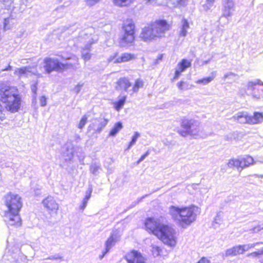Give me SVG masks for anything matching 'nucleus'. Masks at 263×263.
I'll return each mask as SVG.
<instances>
[{
	"instance_id": "1",
	"label": "nucleus",
	"mask_w": 263,
	"mask_h": 263,
	"mask_svg": "<svg viewBox=\"0 0 263 263\" xmlns=\"http://www.w3.org/2000/svg\"><path fill=\"white\" fill-rule=\"evenodd\" d=\"M170 29L171 25L166 20H156L142 28L139 38L144 42L151 43L164 37Z\"/></svg>"
},
{
	"instance_id": "2",
	"label": "nucleus",
	"mask_w": 263,
	"mask_h": 263,
	"mask_svg": "<svg viewBox=\"0 0 263 263\" xmlns=\"http://www.w3.org/2000/svg\"><path fill=\"white\" fill-rule=\"evenodd\" d=\"M200 213V208L194 205L182 208L171 206L169 208L172 218L183 228H186L195 221Z\"/></svg>"
},
{
	"instance_id": "3",
	"label": "nucleus",
	"mask_w": 263,
	"mask_h": 263,
	"mask_svg": "<svg viewBox=\"0 0 263 263\" xmlns=\"http://www.w3.org/2000/svg\"><path fill=\"white\" fill-rule=\"evenodd\" d=\"M5 204L7 208L4 216L5 222L10 226H21L22 222L18 213L22 206L21 198L16 194H7L5 196Z\"/></svg>"
},
{
	"instance_id": "4",
	"label": "nucleus",
	"mask_w": 263,
	"mask_h": 263,
	"mask_svg": "<svg viewBox=\"0 0 263 263\" xmlns=\"http://www.w3.org/2000/svg\"><path fill=\"white\" fill-rule=\"evenodd\" d=\"M0 101L5 104L6 109L11 112L18 110L21 98L17 89L5 84H0Z\"/></svg>"
},
{
	"instance_id": "5",
	"label": "nucleus",
	"mask_w": 263,
	"mask_h": 263,
	"mask_svg": "<svg viewBox=\"0 0 263 263\" xmlns=\"http://www.w3.org/2000/svg\"><path fill=\"white\" fill-rule=\"evenodd\" d=\"M135 25L132 19L126 20L123 24L122 35L119 40L121 47L131 45L135 41Z\"/></svg>"
},
{
	"instance_id": "6",
	"label": "nucleus",
	"mask_w": 263,
	"mask_h": 263,
	"mask_svg": "<svg viewBox=\"0 0 263 263\" xmlns=\"http://www.w3.org/2000/svg\"><path fill=\"white\" fill-rule=\"evenodd\" d=\"M161 227L159 232H157L156 237L164 244L170 247H174L177 242L175 229L170 225L164 223Z\"/></svg>"
},
{
	"instance_id": "7",
	"label": "nucleus",
	"mask_w": 263,
	"mask_h": 263,
	"mask_svg": "<svg viewBox=\"0 0 263 263\" xmlns=\"http://www.w3.org/2000/svg\"><path fill=\"white\" fill-rule=\"evenodd\" d=\"M73 66L72 64L60 62L57 58H46L43 61V67L46 73L50 74L53 71L61 72Z\"/></svg>"
},
{
	"instance_id": "8",
	"label": "nucleus",
	"mask_w": 263,
	"mask_h": 263,
	"mask_svg": "<svg viewBox=\"0 0 263 263\" xmlns=\"http://www.w3.org/2000/svg\"><path fill=\"white\" fill-rule=\"evenodd\" d=\"M232 119L238 121L240 123H249L255 124L260 123L263 121V114L260 112H255L253 116H248L243 112H239L233 116Z\"/></svg>"
},
{
	"instance_id": "9",
	"label": "nucleus",
	"mask_w": 263,
	"mask_h": 263,
	"mask_svg": "<svg viewBox=\"0 0 263 263\" xmlns=\"http://www.w3.org/2000/svg\"><path fill=\"white\" fill-rule=\"evenodd\" d=\"M181 126L183 128L188 129L190 135L192 136H198L200 130V123L192 119H182Z\"/></svg>"
},
{
	"instance_id": "10",
	"label": "nucleus",
	"mask_w": 263,
	"mask_h": 263,
	"mask_svg": "<svg viewBox=\"0 0 263 263\" xmlns=\"http://www.w3.org/2000/svg\"><path fill=\"white\" fill-rule=\"evenodd\" d=\"M163 224L159 218H148L145 221L146 230L156 236L157 232H159L160 229Z\"/></svg>"
},
{
	"instance_id": "11",
	"label": "nucleus",
	"mask_w": 263,
	"mask_h": 263,
	"mask_svg": "<svg viewBox=\"0 0 263 263\" xmlns=\"http://www.w3.org/2000/svg\"><path fill=\"white\" fill-rule=\"evenodd\" d=\"M136 59V55L131 53H123L119 56H118L117 53H115L109 57L108 61L117 64L129 62Z\"/></svg>"
},
{
	"instance_id": "12",
	"label": "nucleus",
	"mask_w": 263,
	"mask_h": 263,
	"mask_svg": "<svg viewBox=\"0 0 263 263\" xmlns=\"http://www.w3.org/2000/svg\"><path fill=\"white\" fill-rule=\"evenodd\" d=\"M257 85H263V82L259 79L255 80L254 81H250L248 83L247 88L252 91V95L253 98L257 100L260 99L263 97V89L256 88Z\"/></svg>"
},
{
	"instance_id": "13",
	"label": "nucleus",
	"mask_w": 263,
	"mask_h": 263,
	"mask_svg": "<svg viewBox=\"0 0 263 263\" xmlns=\"http://www.w3.org/2000/svg\"><path fill=\"white\" fill-rule=\"evenodd\" d=\"M43 205L49 212L57 214L59 210V204L52 196H48L42 202Z\"/></svg>"
},
{
	"instance_id": "14",
	"label": "nucleus",
	"mask_w": 263,
	"mask_h": 263,
	"mask_svg": "<svg viewBox=\"0 0 263 263\" xmlns=\"http://www.w3.org/2000/svg\"><path fill=\"white\" fill-rule=\"evenodd\" d=\"M125 258L128 263H145V259L141 254L134 250L128 253Z\"/></svg>"
},
{
	"instance_id": "15",
	"label": "nucleus",
	"mask_w": 263,
	"mask_h": 263,
	"mask_svg": "<svg viewBox=\"0 0 263 263\" xmlns=\"http://www.w3.org/2000/svg\"><path fill=\"white\" fill-rule=\"evenodd\" d=\"M235 10L234 3L233 0H223L222 15L226 17L231 16Z\"/></svg>"
},
{
	"instance_id": "16",
	"label": "nucleus",
	"mask_w": 263,
	"mask_h": 263,
	"mask_svg": "<svg viewBox=\"0 0 263 263\" xmlns=\"http://www.w3.org/2000/svg\"><path fill=\"white\" fill-rule=\"evenodd\" d=\"M191 66L190 61L186 59H183L179 62L176 68L175 76L174 79H178L181 75V73L185 70V69Z\"/></svg>"
},
{
	"instance_id": "17",
	"label": "nucleus",
	"mask_w": 263,
	"mask_h": 263,
	"mask_svg": "<svg viewBox=\"0 0 263 263\" xmlns=\"http://www.w3.org/2000/svg\"><path fill=\"white\" fill-rule=\"evenodd\" d=\"M131 86L128 79L125 78L120 79L117 82L116 89L118 90L124 89L125 91Z\"/></svg>"
},
{
	"instance_id": "18",
	"label": "nucleus",
	"mask_w": 263,
	"mask_h": 263,
	"mask_svg": "<svg viewBox=\"0 0 263 263\" xmlns=\"http://www.w3.org/2000/svg\"><path fill=\"white\" fill-rule=\"evenodd\" d=\"M243 251L241 248V245H238L233 247L232 248L227 250L226 252V255L228 256H236L239 254H243Z\"/></svg>"
},
{
	"instance_id": "19",
	"label": "nucleus",
	"mask_w": 263,
	"mask_h": 263,
	"mask_svg": "<svg viewBox=\"0 0 263 263\" xmlns=\"http://www.w3.org/2000/svg\"><path fill=\"white\" fill-rule=\"evenodd\" d=\"M29 67H23L21 68H16L14 70V74L19 78L22 77H27L30 73Z\"/></svg>"
},
{
	"instance_id": "20",
	"label": "nucleus",
	"mask_w": 263,
	"mask_h": 263,
	"mask_svg": "<svg viewBox=\"0 0 263 263\" xmlns=\"http://www.w3.org/2000/svg\"><path fill=\"white\" fill-rule=\"evenodd\" d=\"M93 43V41L90 42L89 40L88 43L86 44L82 50V57L85 61H88L91 58V54L89 53L91 45Z\"/></svg>"
},
{
	"instance_id": "21",
	"label": "nucleus",
	"mask_w": 263,
	"mask_h": 263,
	"mask_svg": "<svg viewBox=\"0 0 263 263\" xmlns=\"http://www.w3.org/2000/svg\"><path fill=\"white\" fill-rule=\"evenodd\" d=\"M216 76V72L213 71L211 75L209 77L203 78L201 79H199L197 80L195 82L198 84H202L203 85H205L210 83H211L212 81L214 80Z\"/></svg>"
},
{
	"instance_id": "22",
	"label": "nucleus",
	"mask_w": 263,
	"mask_h": 263,
	"mask_svg": "<svg viewBox=\"0 0 263 263\" xmlns=\"http://www.w3.org/2000/svg\"><path fill=\"white\" fill-rule=\"evenodd\" d=\"M189 28V24L187 21L183 18L181 21V28L180 31V36H185L187 34V30Z\"/></svg>"
},
{
	"instance_id": "23",
	"label": "nucleus",
	"mask_w": 263,
	"mask_h": 263,
	"mask_svg": "<svg viewBox=\"0 0 263 263\" xmlns=\"http://www.w3.org/2000/svg\"><path fill=\"white\" fill-rule=\"evenodd\" d=\"M178 88L181 91H185L192 89L194 86L186 81H181L177 84Z\"/></svg>"
},
{
	"instance_id": "24",
	"label": "nucleus",
	"mask_w": 263,
	"mask_h": 263,
	"mask_svg": "<svg viewBox=\"0 0 263 263\" xmlns=\"http://www.w3.org/2000/svg\"><path fill=\"white\" fill-rule=\"evenodd\" d=\"M122 128V123L121 122H117L111 129L109 134V136H115Z\"/></svg>"
},
{
	"instance_id": "25",
	"label": "nucleus",
	"mask_w": 263,
	"mask_h": 263,
	"mask_svg": "<svg viewBox=\"0 0 263 263\" xmlns=\"http://www.w3.org/2000/svg\"><path fill=\"white\" fill-rule=\"evenodd\" d=\"M126 100V96L122 97L118 101L113 103L114 107L115 109L119 111L123 108Z\"/></svg>"
},
{
	"instance_id": "26",
	"label": "nucleus",
	"mask_w": 263,
	"mask_h": 263,
	"mask_svg": "<svg viewBox=\"0 0 263 263\" xmlns=\"http://www.w3.org/2000/svg\"><path fill=\"white\" fill-rule=\"evenodd\" d=\"M116 241L117 240L114 237V235L112 234L105 242V250L109 252L111 247L115 245Z\"/></svg>"
},
{
	"instance_id": "27",
	"label": "nucleus",
	"mask_w": 263,
	"mask_h": 263,
	"mask_svg": "<svg viewBox=\"0 0 263 263\" xmlns=\"http://www.w3.org/2000/svg\"><path fill=\"white\" fill-rule=\"evenodd\" d=\"M135 0H112L115 5L118 7H126L130 5Z\"/></svg>"
},
{
	"instance_id": "28",
	"label": "nucleus",
	"mask_w": 263,
	"mask_h": 263,
	"mask_svg": "<svg viewBox=\"0 0 263 263\" xmlns=\"http://www.w3.org/2000/svg\"><path fill=\"white\" fill-rule=\"evenodd\" d=\"M228 166L230 168H236L238 171L240 170V162L239 158L238 159H231L229 160L228 162Z\"/></svg>"
},
{
	"instance_id": "29",
	"label": "nucleus",
	"mask_w": 263,
	"mask_h": 263,
	"mask_svg": "<svg viewBox=\"0 0 263 263\" xmlns=\"http://www.w3.org/2000/svg\"><path fill=\"white\" fill-rule=\"evenodd\" d=\"M143 86V81L140 79H138L135 81V84L132 88V91L133 92H137L139 89L142 88Z\"/></svg>"
},
{
	"instance_id": "30",
	"label": "nucleus",
	"mask_w": 263,
	"mask_h": 263,
	"mask_svg": "<svg viewBox=\"0 0 263 263\" xmlns=\"http://www.w3.org/2000/svg\"><path fill=\"white\" fill-rule=\"evenodd\" d=\"M245 163H246V167H248L250 166L251 165H253L256 164V161H254V159L249 155H246L243 157Z\"/></svg>"
},
{
	"instance_id": "31",
	"label": "nucleus",
	"mask_w": 263,
	"mask_h": 263,
	"mask_svg": "<svg viewBox=\"0 0 263 263\" xmlns=\"http://www.w3.org/2000/svg\"><path fill=\"white\" fill-rule=\"evenodd\" d=\"M151 248H152V252L153 255L154 257H157L160 254V253L161 252L162 250L161 249V248L159 247H158L155 245H152Z\"/></svg>"
},
{
	"instance_id": "32",
	"label": "nucleus",
	"mask_w": 263,
	"mask_h": 263,
	"mask_svg": "<svg viewBox=\"0 0 263 263\" xmlns=\"http://www.w3.org/2000/svg\"><path fill=\"white\" fill-rule=\"evenodd\" d=\"M12 19L11 17H7L4 19V26L3 29L4 31L10 29L12 26Z\"/></svg>"
},
{
	"instance_id": "33",
	"label": "nucleus",
	"mask_w": 263,
	"mask_h": 263,
	"mask_svg": "<svg viewBox=\"0 0 263 263\" xmlns=\"http://www.w3.org/2000/svg\"><path fill=\"white\" fill-rule=\"evenodd\" d=\"M101 166L96 163L91 164L90 167V171L94 175H97L99 173V170H100Z\"/></svg>"
},
{
	"instance_id": "34",
	"label": "nucleus",
	"mask_w": 263,
	"mask_h": 263,
	"mask_svg": "<svg viewBox=\"0 0 263 263\" xmlns=\"http://www.w3.org/2000/svg\"><path fill=\"white\" fill-rule=\"evenodd\" d=\"M216 0H206L204 4L202 5V7L204 10L208 11L210 10L214 5Z\"/></svg>"
},
{
	"instance_id": "35",
	"label": "nucleus",
	"mask_w": 263,
	"mask_h": 263,
	"mask_svg": "<svg viewBox=\"0 0 263 263\" xmlns=\"http://www.w3.org/2000/svg\"><path fill=\"white\" fill-rule=\"evenodd\" d=\"M169 3L173 7H178L183 5L185 0H170Z\"/></svg>"
},
{
	"instance_id": "36",
	"label": "nucleus",
	"mask_w": 263,
	"mask_h": 263,
	"mask_svg": "<svg viewBox=\"0 0 263 263\" xmlns=\"http://www.w3.org/2000/svg\"><path fill=\"white\" fill-rule=\"evenodd\" d=\"M140 134L138 132H135L134 135L132 137L131 141L130 142L127 149H129L136 142L138 138L140 137Z\"/></svg>"
},
{
	"instance_id": "37",
	"label": "nucleus",
	"mask_w": 263,
	"mask_h": 263,
	"mask_svg": "<svg viewBox=\"0 0 263 263\" xmlns=\"http://www.w3.org/2000/svg\"><path fill=\"white\" fill-rule=\"evenodd\" d=\"M87 119L88 117L86 115L83 116L78 125V127L80 129H82L85 125L87 121Z\"/></svg>"
},
{
	"instance_id": "38",
	"label": "nucleus",
	"mask_w": 263,
	"mask_h": 263,
	"mask_svg": "<svg viewBox=\"0 0 263 263\" xmlns=\"http://www.w3.org/2000/svg\"><path fill=\"white\" fill-rule=\"evenodd\" d=\"M237 75L232 72H228L226 73L223 76V80H226L227 79H233Z\"/></svg>"
},
{
	"instance_id": "39",
	"label": "nucleus",
	"mask_w": 263,
	"mask_h": 263,
	"mask_svg": "<svg viewBox=\"0 0 263 263\" xmlns=\"http://www.w3.org/2000/svg\"><path fill=\"white\" fill-rule=\"evenodd\" d=\"M37 85V83H35L31 86V89L32 92L33 93V97L34 100H35L36 98Z\"/></svg>"
},
{
	"instance_id": "40",
	"label": "nucleus",
	"mask_w": 263,
	"mask_h": 263,
	"mask_svg": "<svg viewBox=\"0 0 263 263\" xmlns=\"http://www.w3.org/2000/svg\"><path fill=\"white\" fill-rule=\"evenodd\" d=\"M63 258V257L60 255L59 254H55V255H51L50 256H49L47 259H49V260H61Z\"/></svg>"
},
{
	"instance_id": "41",
	"label": "nucleus",
	"mask_w": 263,
	"mask_h": 263,
	"mask_svg": "<svg viewBox=\"0 0 263 263\" xmlns=\"http://www.w3.org/2000/svg\"><path fill=\"white\" fill-rule=\"evenodd\" d=\"M263 230V223H260L257 226L254 227L251 230L254 233H257Z\"/></svg>"
},
{
	"instance_id": "42",
	"label": "nucleus",
	"mask_w": 263,
	"mask_h": 263,
	"mask_svg": "<svg viewBox=\"0 0 263 263\" xmlns=\"http://www.w3.org/2000/svg\"><path fill=\"white\" fill-rule=\"evenodd\" d=\"M178 133L182 137H186L187 135H190L189 130L187 128L179 130Z\"/></svg>"
},
{
	"instance_id": "43",
	"label": "nucleus",
	"mask_w": 263,
	"mask_h": 263,
	"mask_svg": "<svg viewBox=\"0 0 263 263\" xmlns=\"http://www.w3.org/2000/svg\"><path fill=\"white\" fill-rule=\"evenodd\" d=\"M239 160L240 162V171H241L244 168L247 167L246 164L245 163L244 159L243 157L239 158Z\"/></svg>"
},
{
	"instance_id": "44",
	"label": "nucleus",
	"mask_w": 263,
	"mask_h": 263,
	"mask_svg": "<svg viewBox=\"0 0 263 263\" xmlns=\"http://www.w3.org/2000/svg\"><path fill=\"white\" fill-rule=\"evenodd\" d=\"M40 103L41 106H45L47 104V98L43 96L40 98Z\"/></svg>"
},
{
	"instance_id": "45",
	"label": "nucleus",
	"mask_w": 263,
	"mask_h": 263,
	"mask_svg": "<svg viewBox=\"0 0 263 263\" xmlns=\"http://www.w3.org/2000/svg\"><path fill=\"white\" fill-rule=\"evenodd\" d=\"M107 122H108V120L104 119L102 122H101L100 123V127L97 129V131L98 132H101L102 129L103 128H104L106 125V124H107Z\"/></svg>"
},
{
	"instance_id": "46",
	"label": "nucleus",
	"mask_w": 263,
	"mask_h": 263,
	"mask_svg": "<svg viewBox=\"0 0 263 263\" xmlns=\"http://www.w3.org/2000/svg\"><path fill=\"white\" fill-rule=\"evenodd\" d=\"M259 255H261L260 250L258 251H256V252H254L249 253L248 254L247 256L249 257H256Z\"/></svg>"
},
{
	"instance_id": "47",
	"label": "nucleus",
	"mask_w": 263,
	"mask_h": 263,
	"mask_svg": "<svg viewBox=\"0 0 263 263\" xmlns=\"http://www.w3.org/2000/svg\"><path fill=\"white\" fill-rule=\"evenodd\" d=\"M100 0H86V3L88 6H93L98 3Z\"/></svg>"
},
{
	"instance_id": "48",
	"label": "nucleus",
	"mask_w": 263,
	"mask_h": 263,
	"mask_svg": "<svg viewBox=\"0 0 263 263\" xmlns=\"http://www.w3.org/2000/svg\"><path fill=\"white\" fill-rule=\"evenodd\" d=\"M149 155V152L147 151L145 154H143L137 161V163L139 164Z\"/></svg>"
},
{
	"instance_id": "49",
	"label": "nucleus",
	"mask_w": 263,
	"mask_h": 263,
	"mask_svg": "<svg viewBox=\"0 0 263 263\" xmlns=\"http://www.w3.org/2000/svg\"><path fill=\"white\" fill-rule=\"evenodd\" d=\"M260 244H263V242H257L254 243H248L247 245H248V246L249 247V249L250 250V249L254 248L256 246L260 245Z\"/></svg>"
},
{
	"instance_id": "50",
	"label": "nucleus",
	"mask_w": 263,
	"mask_h": 263,
	"mask_svg": "<svg viewBox=\"0 0 263 263\" xmlns=\"http://www.w3.org/2000/svg\"><path fill=\"white\" fill-rule=\"evenodd\" d=\"M157 0H144L145 4L146 5H154V4L156 3Z\"/></svg>"
},
{
	"instance_id": "51",
	"label": "nucleus",
	"mask_w": 263,
	"mask_h": 263,
	"mask_svg": "<svg viewBox=\"0 0 263 263\" xmlns=\"http://www.w3.org/2000/svg\"><path fill=\"white\" fill-rule=\"evenodd\" d=\"M82 86V85H81V84H78L74 88V91L76 93H79L81 89V87Z\"/></svg>"
},
{
	"instance_id": "52",
	"label": "nucleus",
	"mask_w": 263,
	"mask_h": 263,
	"mask_svg": "<svg viewBox=\"0 0 263 263\" xmlns=\"http://www.w3.org/2000/svg\"><path fill=\"white\" fill-rule=\"evenodd\" d=\"M254 161H256V164L257 163H263V157H257L255 159H254Z\"/></svg>"
},
{
	"instance_id": "53",
	"label": "nucleus",
	"mask_w": 263,
	"mask_h": 263,
	"mask_svg": "<svg viewBox=\"0 0 263 263\" xmlns=\"http://www.w3.org/2000/svg\"><path fill=\"white\" fill-rule=\"evenodd\" d=\"M241 248L243 253L249 250V247L247 244L241 245Z\"/></svg>"
},
{
	"instance_id": "54",
	"label": "nucleus",
	"mask_w": 263,
	"mask_h": 263,
	"mask_svg": "<svg viewBox=\"0 0 263 263\" xmlns=\"http://www.w3.org/2000/svg\"><path fill=\"white\" fill-rule=\"evenodd\" d=\"M92 191V189L91 187H89L88 190L86 192V196H87V197H91V193Z\"/></svg>"
},
{
	"instance_id": "55",
	"label": "nucleus",
	"mask_w": 263,
	"mask_h": 263,
	"mask_svg": "<svg viewBox=\"0 0 263 263\" xmlns=\"http://www.w3.org/2000/svg\"><path fill=\"white\" fill-rule=\"evenodd\" d=\"M87 202L83 200L82 204L80 206V209L82 211H84L87 205Z\"/></svg>"
},
{
	"instance_id": "56",
	"label": "nucleus",
	"mask_w": 263,
	"mask_h": 263,
	"mask_svg": "<svg viewBox=\"0 0 263 263\" xmlns=\"http://www.w3.org/2000/svg\"><path fill=\"white\" fill-rule=\"evenodd\" d=\"M198 263H209V260L206 258L203 257L198 262Z\"/></svg>"
},
{
	"instance_id": "57",
	"label": "nucleus",
	"mask_w": 263,
	"mask_h": 263,
	"mask_svg": "<svg viewBox=\"0 0 263 263\" xmlns=\"http://www.w3.org/2000/svg\"><path fill=\"white\" fill-rule=\"evenodd\" d=\"M220 221V215L217 214L214 219V222L216 223H218Z\"/></svg>"
},
{
	"instance_id": "58",
	"label": "nucleus",
	"mask_w": 263,
	"mask_h": 263,
	"mask_svg": "<svg viewBox=\"0 0 263 263\" xmlns=\"http://www.w3.org/2000/svg\"><path fill=\"white\" fill-rule=\"evenodd\" d=\"M250 176L254 178H263V175L254 174L250 175Z\"/></svg>"
},
{
	"instance_id": "59",
	"label": "nucleus",
	"mask_w": 263,
	"mask_h": 263,
	"mask_svg": "<svg viewBox=\"0 0 263 263\" xmlns=\"http://www.w3.org/2000/svg\"><path fill=\"white\" fill-rule=\"evenodd\" d=\"M108 252V251H107V250H105L102 252V254L101 255H100L99 258L100 259H102L104 256L106 255V254Z\"/></svg>"
},
{
	"instance_id": "60",
	"label": "nucleus",
	"mask_w": 263,
	"mask_h": 263,
	"mask_svg": "<svg viewBox=\"0 0 263 263\" xmlns=\"http://www.w3.org/2000/svg\"><path fill=\"white\" fill-rule=\"evenodd\" d=\"M12 69V67L10 65H8V66L3 70V71H9L11 70Z\"/></svg>"
},
{
	"instance_id": "61",
	"label": "nucleus",
	"mask_w": 263,
	"mask_h": 263,
	"mask_svg": "<svg viewBox=\"0 0 263 263\" xmlns=\"http://www.w3.org/2000/svg\"><path fill=\"white\" fill-rule=\"evenodd\" d=\"M90 198V197H87V196H86V195H85V198L83 199V200H84V201H86V202H88V200L89 199V198Z\"/></svg>"
},
{
	"instance_id": "62",
	"label": "nucleus",
	"mask_w": 263,
	"mask_h": 263,
	"mask_svg": "<svg viewBox=\"0 0 263 263\" xmlns=\"http://www.w3.org/2000/svg\"><path fill=\"white\" fill-rule=\"evenodd\" d=\"M90 198V197H87V196H86V195H85V198L83 199V200H84V201H86V202H88V200L89 199V198Z\"/></svg>"
},
{
	"instance_id": "63",
	"label": "nucleus",
	"mask_w": 263,
	"mask_h": 263,
	"mask_svg": "<svg viewBox=\"0 0 263 263\" xmlns=\"http://www.w3.org/2000/svg\"><path fill=\"white\" fill-rule=\"evenodd\" d=\"M90 198V197H87V196H86V195H85V198L83 199V200H84V201H86V202H88V200L89 199V198Z\"/></svg>"
},
{
	"instance_id": "64",
	"label": "nucleus",
	"mask_w": 263,
	"mask_h": 263,
	"mask_svg": "<svg viewBox=\"0 0 263 263\" xmlns=\"http://www.w3.org/2000/svg\"><path fill=\"white\" fill-rule=\"evenodd\" d=\"M198 185V184H193L192 185V187L194 189H197V186Z\"/></svg>"
}]
</instances>
